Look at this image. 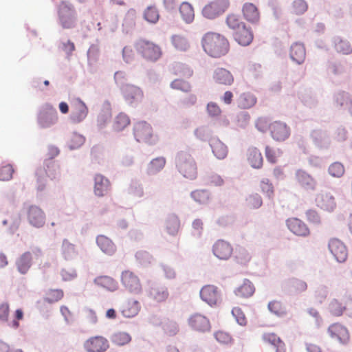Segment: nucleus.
<instances>
[{
    "instance_id": "obj_1",
    "label": "nucleus",
    "mask_w": 352,
    "mask_h": 352,
    "mask_svg": "<svg viewBox=\"0 0 352 352\" xmlns=\"http://www.w3.org/2000/svg\"><path fill=\"white\" fill-rule=\"evenodd\" d=\"M201 42L204 50L213 58L225 56L230 49V44L227 38L217 33L208 32L206 34Z\"/></svg>"
},
{
    "instance_id": "obj_2",
    "label": "nucleus",
    "mask_w": 352,
    "mask_h": 352,
    "mask_svg": "<svg viewBox=\"0 0 352 352\" xmlns=\"http://www.w3.org/2000/svg\"><path fill=\"white\" fill-rule=\"evenodd\" d=\"M175 166L184 177L191 180L197 177V164L188 152L182 151L177 153L175 157Z\"/></svg>"
},
{
    "instance_id": "obj_3",
    "label": "nucleus",
    "mask_w": 352,
    "mask_h": 352,
    "mask_svg": "<svg viewBox=\"0 0 352 352\" xmlns=\"http://www.w3.org/2000/svg\"><path fill=\"white\" fill-rule=\"evenodd\" d=\"M229 7V0L214 1L206 4L201 13L205 18L212 20L223 15Z\"/></svg>"
},
{
    "instance_id": "obj_4",
    "label": "nucleus",
    "mask_w": 352,
    "mask_h": 352,
    "mask_svg": "<svg viewBox=\"0 0 352 352\" xmlns=\"http://www.w3.org/2000/svg\"><path fill=\"white\" fill-rule=\"evenodd\" d=\"M56 166L52 160H45L43 165L36 169L35 175L39 190L45 187L47 177L52 179L56 177Z\"/></svg>"
},
{
    "instance_id": "obj_5",
    "label": "nucleus",
    "mask_w": 352,
    "mask_h": 352,
    "mask_svg": "<svg viewBox=\"0 0 352 352\" xmlns=\"http://www.w3.org/2000/svg\"><path fill=\"white\" fill-rule=\"evenodd\" d=\"M295 179L297 184L302 189L308 192H314L317 190V180L305 170H296Z\"/></svg>"
},
{
    "instance_id": "obj_6",
    "label": "nucleus",
    "mask_w": 352,
    "mask_h": 352,
    "mask_svg": "<svg viewBox=\"0 0 352 352\" xmlns=\"http://www.w3.org/2000/svg\"><path fill=\"white\" fill-rule=\"evenodd\" d=\"M83 346L87 352H104L109 347V344L106 338L96 336L86 340Z\"/></svg>"
},
{
    "instance_id": "obj_7",
    "label": "nucleus",
    "mask_w": 352,
    "mask_h": 352,
    "mask_svg": "<svg viewBox=\"0 0 352 352\" xmlns=\"http://www.w3.org/2000/svg\"><path fill=\"white\" fill-rule=\"evenodd\" d=\"M201 298L210 306L221 302V293L217 287L212 285L204 286L200 291Z\"/></svg>"
},
{
    "instance_id": "obj_8",
    "label": "nucleus",
    "mask_w": 352,
    "mask_h": 352,
    "mask_svg": "<svg viewBox=\"0 0 352 352\" xmlns=\"http://www.w3.org/2000/svg\"><path fill=\"white\" fill-rule=\"evenodd\" d=\"M268 127L272 138L277 142H283L290 135L289 127L283 122H273Z\"/></svg>"
},
{
    "instance_id": "obj_9",
    "label": "nucleus",
    "mask_w": 352,
    "mask_h": 352,
    "mask_svg": "<svg viewBox=\"0 0 352 352\" xmlns=\"http://www.w3.org/2000/svg\"><path fill=\"white\" fill-rule=\"evenodd\" d=\"M188 323L191 329L199 332H208L211 329L209 319L201 314L191 315L188 320Z\"/></svg>"
},
{
    "instance_id": "obj_10",
    "label": "nucleus",
    "mask_w": 352,
    "mask_h": 352,
    "mask_svg": "<svg viewBox=\"0 0 352 352\" xmlns=\"http://www.w3.org/2000/svg\"><path fill=\"white\" fill-rule=\"evenodd\" d=\"M57 120V111L52 105L47 104L39 113L38 122L43 128L48 127L54 124Z\"/></svg>"
},
{
    "instance_id": "obj_11",
    "label": "nucleus",
    "mask_w": 352,
    "mask_h": 352,
    "mask_svg": "<svg viewBox=\"0 0 352 352\" xmlns=\"http://www.w3.org/2000/svg\"><path fill=\"white\" fill-rule=\"evenodd\" d=\"M74 9L65 3H63L59 8L58 16L60 22L64 28H72L75 23Z\"/></svg>"
},
{
    "instance_id": "obj_12",
    "label": "nucleus",
    "mask_w": 352,
    "mask_h": 352,
    "mask_svg": "<svg viewBox=\"0 0 352 352\" xmlns=\"http://www.w3.org/2000/svg\"><path fill=\"white\" fill-rule=\"evenodd\" d=\"M329 249L338 262L343 263L346 260L348 251L341 241L337 239H331L329 243Z\"/></svg>"
},
{
    "instance_id": "obj_13",
    "label": "nucleus",
    "mask_w": 352,
    "mask_h": 352,
    "mask_svg": "<svg viewBox=\"0 0 352 352\" xmlns=\"http://www.w3.org/2000/svg\"><path fill=\"white\" fill-rule=\"evenodd\" d=\"M28 222L34 227L41 228L45 223V214L43 210L36 206H30L27 210Z\"/></svg>"
},
{
    "instance_id": "obj_14",
    "label": "nucleus",
    "mask_w": 352,
    "mask_h": 352,
    "mask_svg": "<svg viewBox=\"0 0 352 352\" xmlns=\"http://www.w3.org/2000/svg\"><path fill=\"white\" fill-rule=\"evenodd\" d=\"M212 252L219 259L228 260L233 253V248L228 242L219 239L213 245Z\"/></svg>"
},
{
    "instance_id": "obj_15",
    "label": "nucleus",
    "mask_w": 352,
    "mask_h": 352,
    "mask_svg": "<svg viewBox=\"0 0 352 352\" xmlns=\"http://www.w3.org/2000/svg\"><path fill=\"white\" fill-rule=\"evenodd\" d=\"M121 283L131 292L140 291L141 285L138 277L132 272L126 270L122 273Z\"/></svg>"
},
{
    "instance_id": "obj_16",
    "label": "nucleus",
    "mask_w": 352,
    "mask_h": 352,
    "mask_svg": "<svg viewBox=\"0 0 352 352\" xmlns=\"http://www.w3.org/2000/svg\"><path fill=\"white\" fill-rule=\"evenodd\" d=\"M328 333L332 338L338 340L342 344H346L349 341L350 336L348 329L339 323L330 325L328 328Z\"/></svg>"
},
{
    "instance_id": "obj_17",
    "label": "nucleus",
    "mask_w": 352,
    "mask_h": 352,
    "mask_svg": "<svg viewBox=\"0 0 352 352\" xmlns=\"http://www.w3.org/2000/svg\"><path fill=\"white\" fill-rule=\"evenodd\" d=\"M316 206L321 209L332 212L336 207L335 197L330 192H320L316 197Z\"/></svg>"
},
{
    "instance_id": "obj_18",
    "label": "nucleus",
    "mask_w": 352,
    "mask_h": 352,
    "mask_svg": "<svg viewBox=\"0 0 352 352\" xmlns=\"http://www.w3.org/2000/svg\"><path fill=\"white\" fill-rule=\"evenodd\" d=\"M88 114V108L80 99H77L72 104L70 119L74 123H80L84 120Z\"/></svg>"
},
{
    "instance_id": "obj_19",
    "label": "nucleus",
    "mask_w": 352,
    "mask_h": 352,
    "mask_svg": "<svg viewBox=\"0 0 352 352\" xmlns=\"http://www.w3.org/2000/svg\"><path fill=\"white\" fill-rule=\"evenodd\" d=\"M333 104L339 109H349L352 116V98L346 91H339L333 95Z\"/></svg>"
},
{
    "instance_id": "obj_20",
    "label": "nucleus",
    "mask_w": 352,
    "mask_h": 352,
    "mask_svg": "<svg viewBox=\"0 0 352 352\" xmlns=\"http://www.w3.org/2000/svg\"><path fill=\"white\" fill-rule=\"evenodd\" d=\"M134 135L138 142H147L152 136V127L145 122L137 123L134 126Z\"/></svg>"
},
{
    "instance_id": "obj_21",
    "label": "nucleus",
    "mask_w": 352,
    "mask_h": 352,
    "mask_svg": "<svg viewBox=\"0 0 352 352\" xmlns=\"http://www.w3.org/2000/svg\"><path fill=\"white\" fill-rule=\"evenodd\" d=\"M287 226L294 234L300 236H307L309 234L307 226L300 219L291 218L287 220Z\"/></svg>"
},
{
    "instance_id": "obj_22",
    "label": "nucleus",
    "mask_w": 352,
    "mask_h": 352,
    "mask_svg": "<svg viewBox=\"0 0 352 352\" xmlns=\"http://www.w3.org/2000/svg\"><path fill=\"white\" fill-rule=\"evenodd\" d=\"M234 40L242 46H248L253 41L254 35L250 28L243 26L236 32H232Z\"/></svg>"
},
{
    "instance_id": "obj_23",
    "label": "nucleus",
    "mask_w": 352,
    "mask_h": 352,
    "mask_svg": "<svg viewBox=\"0 0 352 352\" xmlns=\"http://www.w3.org/2000/svg\"><path fill=\"white\" fill-rule=\"evenodd\" d=\"M213 79L217 83L224 85H231L234 82L231 72L222 67H218L214 71Z\"/></svg>"
},
{
    "instance_id": "obj_24",
    "label": "nucleus",
    "mask_w": 352,
    "mask_h": 352,
    "mask_svg": "<svg viewBox=\"0 0 352 352\" xmlns=\"http://www.w3.org/2000/svg\"><path fill=\"white\" fill-rule=\"evenodd\" d=\"M122 92L125 100L129 102L138 101L142 98V92L139 87L126 85L122 89Z\"/></svg>"
},
{
    "instance_id": "obj_25",
    "label": "nucleus",
    "mask_w": 352,
    "mask_h": 352,
    "mask_svg": "<svg viewBox=\"0 0 352 352\" xmlns=\"http://www.w3.org/2000/svg\"><path fill=\"white\" fill-rule=\"evenodd\" d=\"M290 57L292 60L298 65L304 63L306 57V51L302 43H295L290 47Z\"/></svg>"
},
{
    "instance_id": "obj_26",
    "label": "nucleus",
    "mask_w": 352,
    "mask_h": 352,
    "mask_svg": "<svg viewBox=\"0 0 352 352\" xmlns=\"http://www.w3.org/2000/svg\"><path fill=\"white\" fill-rule=\"evenodd\" d=\"M311 136L314 144L318 148H327L330 146L331 140L325 131L314 130L311 132Z\"/></svg>"
},
{
    "instance_id": "obj_27",
    "label": "nucleus",
    "mask_w": 352,
    "mask_h": 352,
    "mask_svg": "<svg viewBox=\"0 0 352 352\" xmlns=\"http://www.w3.org/2000/svg\"><path fill=\"white\" fill-rule=\"evenodd\" d=\"M181 227V223L179 217L175 214H170L168 215L165 228L167 233L173 236L177 235Z\"/></svg>"
},
{
    "instance_id": "obj_28",
    "label": "nucleus",
    "mask_w": 352,
    "mask_h": 352,
    "mask_svg": "<svg viewBox=\"0 0 352 352\" xmlns=\"http://www.w3.org/2000/svg\"><path fill=\"white\" fill-rule=\"evenodd\" d=\"M210 146L214 155L219 160L225 159L228 153L227 146L219 139L213 138L210 140Z\"/></svg>"
},
{
    "instance_id": "obj_29",
    "label": "nucleus",
    "mask_w": 352,
    "mask_h": 352,
    "mask_svg": "<svg viewBox=\"0 0 352 352\" xmlns=\"http://www.w3.org/2000/svg\"><path fill=\"white\" fill-rule=\"evenodd\" d=\"M263 340L271 345L275 352H285V344L283 341L275 333H265Z\"/></svg>"
},
{
    "instance_id": "obj_30",
    "label": "nucleus",
    "mask_w": 352,
    "mask_h": 352,
    "mask_svg": "<svg viewBox=\"0 0 352 352\" xmlns=\"http://www.w3.org/2000/svg\"><path fill=\"white\" fill-rule=\"evenodd\" d=\"M96 243L100 249L106 254L113 255L116 251L113 242L104 235H99Z\"/></svg>"
},
{
    "instance_id": "obj_31",
    "label": "nucleus",
    "mask_w": 352,
    "mask_h": 352,
    "mask_svg": "<svg viewBox=\"0 0 352 352\" xmlns=\"http://www.w3.org/2000/svg\"><path fill=\"white\" fill-rule=\"evenodd\" d=\"M109 181L101 175L95 177L94 193L98 197L104 196L109 190Z\"/></svg>"
},
{
    "instance_id": "obj_32",
    "label": "nucleus",
    "mask_w": 352,
    "mask_h": 352,
    "mask_svg": "<svg viewBox=\"0 0 352 352\" xmlns=\"http://www.w3.org/2000/svg\"><path fill=\"white\" fill-rule=\"evenodd\" d=\"M244 18L252 23H255L259 20V12L257 8L251 3H246L243 6Z\"/></svg>"
},
{
    "instance_id": "obj_33",
    "label": "nucleus",
    "mask_w": 352,
    "mask_h": 352,
    "mask_svg": "<svg viewBox=\"0 0 352 352\" xmlns=\"http://www.w3.org/2000/svg\"><path fill=\"white\" fill-rule=\"evenodd\" d=\"M94 283L99 287L109 291H115L118 288V283L113 278L108 276H100L94 279Z\"/></svg>"
},
{
    "instance_id": "obj_34",
    "label": "nucleus",
    "mask_w": 352,
    "mask_h": 352,
    "mask_svg": "<svg viewBox=\"0 0 352 352\" xmlns=\"http://www.w3.org/2000/svg\"><path fill=\"white\" fill-rule=\"evenodd\" d=\"M60 253L65 260H72L78 254V251L75 245L65 239L62 242Z\"/></svg>"
},
{
    "instance_id": "obj_35",
    "label": "nucleus",
    "mask_w": 352,
    "mask_h": 352,
    "mask_svg": "<svg viewBox=\"0 0 352 352\" xmlns=\"http://www.w3.org/2000/svg\"><path fill=\"white\" fill-rule=\"evenodd\" d=\"M248 160L254 168H260L263 165V156L259 150L253 147L248 149Z\"/></svg>"
},
{
    "instance_id": "obj_36",
    "label": "nucleus",
    "mask_w": 352,
    "mask_h": 352,
    "mask_svg": "<svg viewBox=\"0 0 352 352\" xmlns=\"http://www.w3.org/2000/svg\"><path fill=\"white\" fill-rule=\"evenodd\" d=\"M334 49L338 53L343 54H350L352 52V47L347 40L343 39L340 36L333 38Z\"/></svg>"
},
{
    "instance_id": "obj_37",
    "label": "nucleus",
    "mask_w": 352,
    "mask_h": 352,
    "mask_svg": "<svg viewBox=\"0 0 352 352\" xmlns=\"http://www.w3.org/2000/svg\"><path fill=\"white\" fill-rule=\"evenodd\" d=\"M254 292L255 287L252 283L248 279H245L243 283L235 289L234 293L237 296L248 298L252 296Z\"/></svg>"
},
{
    "instance_id": "obj_38",
    "label": "nucleus",
    "mask_w": 352,
    "mask_h": 352,
    "mask_svg": "<svg viewBox=\"0 0 352 352\" xmlns=\"http://www.w3.org/2000/svg\"><path fill=\"white\" fill-rule=\"evenodd\" d=\"M140 307V304L137 300H128L122 306V314L126 318L133 317L138 314Z\"/></svg>"
},
{
    "instance_id": "obj_39",
    "label": "nucleus",
    "mask_w": 352,
    "mask_h": 352,
    "mask_svg": "<svg viewBox=\"0 0 352 352\" xmlns=\"http://www.w3.org/2000/svg\"><path fill=\"white\" fill-rule=\"evenodd\" d=\"M173 71L175 75L186 78H190L193 75V69L189 65L180 62L173 64Z\"/></svg>"
},
{
    "instance_id": "obj_40",
    "label": "nucleus",
    "mask_w": 352,
    "mask_h": 352,
    "mask_svg": "<svg viewBox=\"0 0 352 352\" xmlns=\"http://www.w3.org/2000/svg\"><path fill=\"white\" fill-rule=\"evenodd\" d=\"M256 102V97L253 94L247 92L240 95L238 104L240 108L246 109L254 107Z\"/></svg>"
},
{
    "instance_id": "obj_41",
    "label": "nucleus",
    "mask_w": 352,
    "mask_h": 352,
    "mask_svg": "<svg viewBox=\"0 0 352 352\" xmlns=\"http://www.w3.org/2000/svg\"><path fill=\"white\" fill-rule=\"evenodd\" d=\"M179 12L182 19L186 23H190L195 18L194 9L191 4L188 2H183L179 7Z\"/></svg>"
},
{
    "instance_id": "obj_42",
    "label": "nucleus",
    "mask_w": 352,
    "mask_h": 352,
    "mask_svg": "<svg viewBox=\"0 0 352 352\" xmlns=\"http://www.w3.org/2000/svg\"><path fill=\"white\" fill-rule=\"evenodd\" d=\"M172 45L175 50L181 52H186L190 47V43L188 39L180 34H174L170 38Z\"/></svg>"
},
{
    "instance_id": "obj_43",
    "label": "nucleus",
    "mask_w": 352,
    "mask_h": 352,
    "mask_svg": "<svg viewBox=\"0 0 352 352\" xmlns=\"http://www.w3.org/2000/svg\"><path fill=\"white\" fill-rule=\"evenodd\" d=\"M32 264V254L30 252H25L16 262L18 270L21 274H25L29 270Z\"/></svg>"
},
{
    "instance_id": "obj_44",
    "label": "nucleus",
    "mask_w": 352,
    "mask_h": 352,
    "mask_svg": "<svg viewBox=\"0 0 352 352\" xmlns=\"http://www.w3.org/2000/svg\"><path fill=\"white\" fill-rule=\"evenodd\" d=\"M226 23L228 28L233 32H236L241 29L243 26H245V23L243 22L239 16L234 14H230L227 16Z\"/></svg>"
},
{
    "instance_id": "obj_45",
    "label": "nucleus",
    "mask_w": 352,
    "mask_h": 352,
    "mask_svg": "<svg viewBox=\"0 0 352 352\" xmlns=\"http://www.w3.org/2000/svg\"><path fill=\"white\" fill-rule=\"evenodd\" d=\"M345 309L346 305L336 298L332 299L328 305V311L333 316H341Z\"/></svg>"
},
{
    "instance_id": "obj_46",
    "label": "nucleus",
    "mask_w": 352,
    "mask_h": 352,
    "mask_svg": "<svg viewBox=\"0 0 352 352\" xmlns=\"http://www.w3.org/2000/svg\"><path fill=\"white\" fill-rule=\"evenodd\" d=\"M234 257L236 263L240 265H246L251 258L249 252L243 247L239 246L234 252Z\"/></svg>"
},
{
    "instance_id": "obj_47",
    "label": "nucleus",
    "mask_w": 352,
    "mask_h": 352,
    "mask_svg": "<svg viewBox=\"0 0 352 352\" xmlns=\"http://www.w3.org/2000/svg\"><path fill=\"white\" fill-rule=\"evenodd\" d=\"M138 50L146 58H151L154 54V45L145 41L138 43Z\"/></svg>"
},
{
    "instance_id": "obj_48",
    "label": "nucleus",
    "mask_w": 352,
    "mask_h": 352,
    "mask_svg": "<svg viewBox=\"0 0 352 352\" xmlns=\"http://www.w3.org/2000/svg\"><path fill=\"white\" fill-rule=\"evenodd\" d=\"M160 325L164 333L169 336H173L179 331V326L177 322L169 320L168 319L164 320V321L160 323Z\"/></svg>"
},
{
    "instance_id": "obj_49",
    "label": "nucleus",
    "mask_w": 352,
    "mask_h": 352,
    "mask_svg": "<svg viewBox=\"0 0 352 352\" xmlns=\"http://www.w3.org/2000/svg\"><path fill=\"white\" fill-rule=\"evenodd\" d=\"M111 339L113 344L118 346H123L131 342V337L126 332L119 331L113 334Z\"/></svg>"
},
{
    "instance_id": "obj_50",
    "label": "nucleus",
    "mask_w": 352,
    "mask_h": 352,
    "mask_svg": "<svg viewBox=\"0 0 352 352\" xmlns=\"http://www.w3.org/2000/svg\"><path fill=\"white\" fill-rule=\"evenodd\" d=\"M269 311L277 316L282 317L286 315L287 311L280 301L273 300L268 303Z\"/></svg>"
},
{
    "instance_id": "obj_51",
    "label": "nucleus",
    "mask_w": 352,
    "mask_h": 352,
    "mask_svg": "<svg viewBox=\"0 0 352 352\" xmlns=\"http://www.w3.org/2000/svg\"><path fill=\"white\" fill-rule=\"evenodd\" d=\"M130 124L128 116L121 113L117 116L113 122V128L116 131H122Z\"/></svg>"
},
{
    "instance_id": "obj_52",
    "label": "nucleus",
    "mask_w": 352,
    "mask_h": 352,
    "mask_svg": "<svg viewBox=\"0 0 352 352\" xmlns=\"http://www.w3.org/2000/svg\"><path fill=\"white\" fill-rule=\"evenodd\" d=\"M170 86L173 89L180 90L185 93H188L192 89V86L189 82L180 78L172 81Z\"/></svg>"
},
{
    "instance_id": "obj_53",
    "label": "nucleus",
    "mask_w": 352,
    "mask_h": 352,
    "mask_svg": "<svg viewBox=\"0 0 352 352\" xmlns=\"http://www.w3.org/2000/svg\"><path fill=\"white\" fill-rule=\"evenodd\" d=\"M191 197L197 203L206 204L210 199V192L206 190H197L190 193Z\"/></svg>"
},
{
    "instance_id": "obj_54",
    "label": "nucleus",
    "mask_w": 352,
    "mask_h": 352,
    "mask_svg": "<svg viewBox=\"0 0 352 352\" xmlns=\"http://www.w3.org/2000/svg\"><path fill=\"white\" fill-rule=\"evenodd\" d=\"M308 9V5L305 0H294L292 4V12L296 15L303 14Z\"/></svg>"
},
{
    "instance_id": "obj_55",
    "label": "nucleus",
    "mask_w": 352,
    "mask_h": 352,
    "mask_svg": "<svg viewBox=\"0 0 352 352\" xmlns=\"http://www.w3.org/2000/svg\"><path fill=\"white\" fill-rule=\"evenodd\" d=\"M328 171L332 177H340L344 173V167L342 163L336 162L329 166Z\"/></svg>"
},
{
    "instance_id": "obj_56",
    "label": "nucleus",
    "mask_w": 352,
    "mask_h": 352,
    "mask_svg": "<svg viewBox=\"0 0 352 352\" xmlns=\"http://www.w3.org/2000/svg\"><path fill=\"white\" fill-rule=\"evenodd\" d=\"M63 295L64 293L61 289H51L47 293L45 300L53 303L62 299Z\"/></svg>"
},
{
    "instance_id": "obj_57",
    "label": "nucleus",
    "mask_w": 352,
    "mask_h": 352,
    "mask_svg": "<svg viewBox=\"0 0 352 352\" xmlns=\"http://www.w3.org/2000/svg\"><path fill=\"white\" fill-rule=\"evenodd\" d=\"M14 170L12 165L6 164L0 167V180L8 181L12 178Z\"/></svg>"
},
{
    "instance_id": "obj_58",
    "label": "nucleus",
    "mask_w": 352,
    "mask_h": 352,
    "mask_svg": "<svg viewBox=\"0 0 352 352\" xmlns=\"http://www.w3.org/2000/svg\"><path fill=\"white\" fill-rule=\"evenodd\" d=\"M246 201L249 207L254 209L259 208L263 204L262 198L257 193L250 195L246 199Z\"/></svg>"
},
{
    "instance_id": "obj_59",
    "label": "nucleus",
    "mask_w": 352,
    "mask_h": 352,
    "mask_svg": "<svg viewBox=\"0 0 352 352\" xmlns=\"http://www.w3.org/2000/svg\"><path fill=\"white\" fill-rule=\"evenodd\" d=\"M261 188L263 193L266 194L270 199L274 196V186L268 179H263L261 182Z\"/></svg>"
},
{
    "instance_id": "obj_60",
    "label": "nucleus",
    "mask_w": 352,
    "mask_h": 352,
    "mask_svg": "<svg viewBox=\"0 0 352 352\" xmlns=\"http://www.w3.org/2000/svg\"><path fill=\"white\" fill-rule=\"evenodd\" d=\"M197 100V96L195 94H190L186 97L181 98L179 101V104L182 107H190L195 105Z\"/></svg>"
},
{
    "instance_id": "obj_61",
    "label": "nucleus",
    "mask_w": 352,
    "mask_h": 352,
    "mask_svg": "<svg viewBox=\"0 0 352 352\" xmlns=\"http://www.w3.org/2000/svg\"><path fill=\"white\" fill-rule=\"evenodd\" d=\"M194 134L197 138L201 141L208 140L211 135L210 130L205 126H201L196 129L195 130Z\"/></svg>"
},
{
    "instance_id": "obj_62",
    "label": "nucleus",
    "mask_w": 352,
    "mask_h": 352,
    "mask_svg": "<svg viewBox=\"0 0 352 352\" xmlns=\"http://www.w3.org/2000/svg\"><path fill=\"white\" fill-rule=\"evenodd\" d=\"M305 214L307 221L310 223L317 225L321 223L320 216L316 210L309 209Z\"/></svg>"
},
{
    "instance_id": "obj_63",
    "label": "nucleus",
    "mask_w": 352,
    "mask_h": 352,
    "mask_svg": "<svg viewBox=\"0 0 352 352\" xmlns=\"http://www.w3.org/2000/svg\"><path fill=\"white\" fill-rule=\"evenodd\" d=\"M82 319L89 323H96L97 322V316L96 313L90 309H85L82 312Z\"/></svg>"
},
{
    "instance_id": "obj_64",
    "label": "nucleus",
    "mask_w": 352,
    "mask_h": 352,
    "mask_svg": "<svg viewBox=\"0 0 352 352\" xmlns=\"http://www.w3.org/2000/svg\"><path fill=\"white\" fill-rule=\"evenodd\" d=\"M214 338L219 342L222 344H229L232 340L231 336L228 333L221 331L216 332Z\"/></svg>"
}]
</instances>
